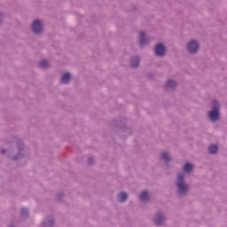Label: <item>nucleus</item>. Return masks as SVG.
<instances>
[{"instance_id":"nucleus-17","label":"nucleus","mask_w":227,"mask_h":227,"mask_svg":"<svg viewBox=\"0 0 227 227\" xmlns=\"http://www.w3.org/2000/svg\"><path fill=\"white\" fill-rule=\"evenodd\" d=\"M140 45H145V32L140 33Z\"/></svg>"},{"instance_id":"nucleus-9","label":"nucleus","mask_w":227,"mask_h":227,"mask_svg":"<svg viewBox=\"0 0 227 227\" xmlns=\"http://www.w3.org/2000/svg\"><path fill=\"white\" fill-rule=\"evenodd\" d=\"M127 198H128L127 193L121 192L118 195V201H120V203H123V201H127Z\"/></svg>"},{"instance_id":"nucleus-8","label":"nucleus","mask_w":227,"mask_h":227,"mask_svg":"<svg viewBox=\"0 0 227 227\" xmlns=\"http://www.w3.org/2000/svg\"><path fill=\"white\" fill-rule=\"evenodd\" d=\"M163 221H164V217H162V215L158 214L155 215L154 223L157 226H160V224H162Z\"/></svg>"},{"instance_id":"nucleus-13","label":"nucleus","mask_w":227,"mask_h":227,"mask_svg":"<svg viewBox=\"0 0 227 227\" xmlns=\"http://www.w3.org/2000/svg\"><path fill=\"white\" fill-rule=\"evenodd\" d=\"M176 85V82H175L173 80H168L166 83L167 88H175Z\"/></svg>"},{"instance_id":"nucleus-16","label":"nucleus","mask_w":227,"mask_h":227,"mask_svg":"<svg viewBox=\"0 0 227 227\" xmlns=\"http://www.w3.org/2000/svg\"><path fill=\"white\" fill-rule=\"evenodd\" d=\"M161 159H162V160H165V162H168L169 155L168 154V153H163L161 154Z\"/></svg>"},{"instance_id":"nucleus-6","label":"nucleus","mask_w":227,"mask_h":227,"mask_svg":"<svg viewBox=\"0 0 227 227\" xmlns=\"http://www.w3.org/2000/svg\"><path fill=\"white\" fill-rule=\"evenodd\" d=\"M70 79H72V76L68 73H66L62 75L60 82L62 84H68V82H70Z\"/></svg>"},{"instance_id":"nucleus-3","label":"nucleus","mask_w":227,"mask_h":227,"mask_svg":"<svg viewBox=\"0 0 227 227\" xmlns=\"http://www.w3.org/2000/svg\"><path fill=\"white\" fill-rule=\"evenodd\" d=\"M32 31L35 33V35H40L41 31H43V27L42 26V22L40 20H35L32 24Z\"/></svg>"},{"instance_id":"nucleus-4","label":"nucleus","mask_w":227,"mask_h":227,"mask_svg":"<svg viewBox=\"0 0 227 227\" xmlns=\"http://www.w3.org/2000/svg\"><path fill=\"white\" fill-rule=\"evenodd\" d=\"M198 49H200V45L196 41H191L187 45V51L191 54H194L195 52H198Z\"/></svg>"},{"instance_id":"nucleus-11","label":"nucleus","mask_w":227,"mask_h":227,"mask_svg":"<svg viewBox=\"0 0 227 227\" xmlns=\"http://www.w3.org/2000/svg\"><path fill=\"white\" fill-rule=\"evenodd\" d=\"M140 200L141 201H148V198H149V195H148V192L146 191H144L141 194H140Z\"/></svg>"},{"instance_id":"nucleus-15","label":"nucleus","mask_w":227,"mask_h":227,"mask_svg":"<svg viewBox=\"0 0 227 227\" xmlns=\"http://www.w3.org/2000/svg\"><path fill=\"white\" fill-rule=\"evenodd\" d=\"M43 226L44 227H52V226H54V221H52V220L45 221L43 223Z\"/></svg>"},{"instance_id":"nucleus-14","label":"nucleus","mask_w":227,"mask_h":227,"mask_svg":"<svg viewBox=\"0 0 227 227\" xmlns=\"http://www.w3.org/2000/svg\"><path fill=\"white\" fill-rule=\"evenodd\" d=\"M39 67L40 68H47V67H49V62H47V60H42L39 63Z\"/></svg>"},{"instance_id":"nucleus-18","label":"nucleus","mask_w":227,"mask_h":227,"mask_svg":"<svg viewBox=\"0 0 227 227\" xmlns=\"http://www.w3.org/2000/svg\"><path fill=\"white\" fill-rule=\"evenodd\" d=\"M28 210H27V208H22L21 209V215H27V214H28Z\"/></svg>"},{"instance_id":"nucleus-19","label":"nucleus","mask_w":227,"mask_h":227,"mask_svg":"<svg viewBox=\"0 0 227 227\" xmlns=\"http://www.w3.org/2000/svg\"><path fill=\"white\" fill-rule=\"evenodd\" d=\"M6 151L5 150H2V153H4Z\"/></svg>"},{"instance_id":"nucleus-10","label":"nucleus","mask_w":227,"mask_h":227,"mask_svg":"<svg viewBox=\"0 0 227 227\" xmlns=\"http://www.w3.org/2000/svg\"><path fill=\"white\" fill-rule=\"evenodd\" d=\"M183 170L184 171V173H191L192 171V165H191L190 163H186L183 167Z\"/></svg>"},{"instance_id":"nucleus-12","label":"nucleus","mask_w":227,"mask_h":227,"mask_svg":"<svg viewBox=\"0 0 227 227\" xmlns=\"http://www.w3.org/2000/svg\"><path fill=\"white\" fill-rule=\"evenodd\" d=\"M217 150H218V148H217V145H211L208 147L209 153H217Z\"/></svg>"},{"instance_id":"nucleus-2","label":"nucleus","mask_w":227,"mask_h":227,"mask_svg":"<svg viewBox=\"0 0 227 227\" xmlns=\"http://www.w3.org/2000/svg\"><path fill=\"white\" fill-rule=\"evenodd\" d=\"M212 106L213 110L209 112V118L211 121H217L219 120V103L214 100Z\"/></svg>"},{"instance_id":"nucleus-1","label":"nucleus","mask_w":227,"mask_h":227,"mask_svg":"<svg viewBox=\"0 0 227 227\" xmlns=\"http://www.w3.org/2000/svg\"><path fill=\"white\" fill-rule=\"evenodd\" d=\"M176 184L178 189V194H185V192L189 191V185L185 184V182L184 181V174H178Z\"/></svg>"},{"instance_id":"nucleus-7","label":"nucleus","mask_w":227,"mask_h":227,"mask_svg":"<svg viewBox=\"0 0 227 227\" xmlns=\"http://www.w3.org/2000/svg\"><path fill=\"white\" fill-rule=\"evenodd\" d=\"M131 68H137L139 67V57H134L130 59Z\"/></svg>"},{"instance_id":"nucleus-5","label":"nucleus","mask_w":227,"mask_h":227,"mask_svg":"<svg viewBox=\"0 0 227 227\" xmlns=\"http://www.w3.org/2000/svg\"><path fill=\"white\" fill-rule=\"evenodd\" d=\"M155 54L156 56H164V54H166V47H164V44H157L155 47Z\"/></svg>"}]
</instances>
